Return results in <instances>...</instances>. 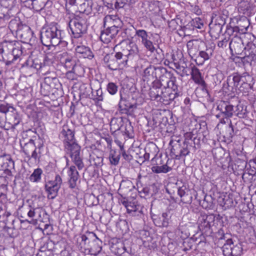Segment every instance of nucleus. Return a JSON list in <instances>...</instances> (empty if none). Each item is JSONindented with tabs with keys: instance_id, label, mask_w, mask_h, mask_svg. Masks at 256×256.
<instances>
[{
	"instance_id": "obj_11",
	"label": "nucleus",
	"mask_w": 256,
	"mask_h": 256,
	"mask_svg": "<svg viewBox=\"0 0 256 256\" xmlns=\"http://www.w3.org/2000/svg\"><path fill=\"white\" fill-rule=\"evenodd\" d=\"M217 110L220 111V114L216 115L217 118H220L222 116H226L227 121L230 120L229 118L233 116L234 112V106L229 102L226 101H220L218 104Z\"/></svg>"
},
{
	"instance_id": "obj_50",
	"label": "nucleus",
	"mask_w": 256,
	"mask_h": 256,
	"mask_svg": "<svg viewBox=\"0 0 256 256\" xmlns=\"http://www.w3.org/2000/svg\"><path fill=\"white\" fill-rule=\"evenodd\" d=\"M92 88L87 84H83L80 86V94L83 97H87L91 92Z\"/></svg>"
},
{
	"instance_id": "obj_20",
	"label": "nucleus",
	"mask_w": 256,
	"mask_h": 256,
	"mask_svg": "<svg viewBox=\"0 0 256 256\" xmlns=\"http://www.w3.org/2000/svg\"><path fill=\"white\" fill-rule=\"evenodd\" d=\"M4 221L5 220H3V221L0 222V231L11 238L16 236L18 232L13 226L14 220H12V222L10 224L6 223Z\"/></svg>"
},
{
	"instance_id": "obj_27",
	"label": "nucleus",
	"mask_w": 256,
	"mask_h": 256,
	"mask_svg": "<svg viewBox=\"0 0 256 256\" xmlns=\"http://www.w3.org/2000/svg\"><path fill=\"white\" fill-rule=\"evenodd\" d=\"M21 118L15 108H14V112L7 114L6 122L12 126V128H14L18 124Z\"/></svg>"
},
{
	"instance_id": "obj_51",
	"label": "nucleus",
	"mask_w": 256,
	"mask_h": 256,
	"mask_svg": "<svg viewBox=\"0 0 256 256\" xmlns=\"http://www.w3.org/2000/svg\"><path fill=\"white\" fill-rule=\"evenodd\" d=\"M120 158V154H116L115 150H110L109 156V160L110 163L114 166H116L118 164Z\"/></svg>"
},
{
	"instance_id": "obj_32",
	"label": "nucleus",
	"mask_w": 256,
	"mask_h": 256,
	"mask_svg": "<svg viewBox=\"0 0 256 256\" xmlns=\"http://www.w3.org/2000/svg\"><path fill=\"white\" fill-rule=\"evenodd\" d=\"M245 172L242 174V178L244 182H252L256 174V169L246 166Z\"/></svg>"
},
{
	"instance_id": "obj_3",
	"label": "nucleus",
	"mask_w": 256,
	"mask_h": 256,
	"mask_svg": "<svg viewBox=\"0 0 256 256\" xmlns=\"http://www.w3.org/2000/svg\"><path fill=\"white\" fill-rule=\"evenodd\" d=\"M86 18L84 14L75 15L69 22V26L75 38H79L86 32L87 30Z\"/></svg>"
},
{
	"instance_id": "obj_16",
	"label": "nucleus",
	"mask_w": 256,
	"mask_h": 256,
	"mask_svg": "<svg viewBox=\"0 0 256 256\" xmlns=\"http://www.w3.org/2000/svg\"><path fill=\"white\" fill-rule=\"evenodd\" d=\"M120 28L114 25L108 27L102 32L100 38L104 43H108L118 34Z\"/></svg>"
},
{
	"instance_id": "obj_48",
	"label": "nucleus",
	"mask_w": 256,
	"mask_h": 256,
	"mask_svg": "<svg viewBox=\"0 0 256 256\" xmlns=\"http://www.w3.org/2000/svg\"><path fill=\"white\" fill-rule=\"evenodd\" d=\"M42 173V170L41 168H38L35 169L30 177V180L34 182H40Z\"/></svg>"
},
{
	"instance_id": "obj_39",
	"label": "nucleus",
	"mask_w": 256,
	"mask_h": 256,
	"mask_svg": "<svg viewBox=\"0 0 256 256\" xmlns=\"http://www.w3.org/2000/svg\"><path fill=\"white\" fill-rule=\"evenodd\" d=\"M241 75L238 72H235L230 76L227 79L228 84H233V86L237 87L241 82Z\"/></svg>"
},
{
	"instance_id": "obj_53",
	"label": "nucleus",
	"mask_w": 256,
	"mask_h": 256,
	"mask_svg": "<svg viewBox=\"0 0 256 256\" xmlns=\"http://www.w3.org/2000/svg\"><path fill=\"white\" fill-rule=\"evenodd\" d=\"M94 235L96 236V238L93 242L94 246L91 248V250L95 253H99L102 249L100 245L102 244V241L96 236L94 234Z\"/></svg>"
},
{
	"instance_id": "obj_34",
	"label": "nucleus",
	"mask_w": 256,
	"mask_h": 256,
	"mask_svg": "<svg viewBox=\"0 0 256 256\" xmlns=\"http://www.w3.org/2000/svg\"><path fill=\"white\" fill-rule=\"evenodd\" d=\"M23 25L19 18H14L9 22L8 28L12 33L16 32V34Z\"/></svg>"
},
{
	"instance_id": "obj_22",
	"label": "nucleus",
	"mask_w": 256,
	"mask_h": 256,
	"mask_svg": "<svg viewBox=\"0 0 256 256\" xmlns=\"http://www.w3.org/2000/svg\"><path fill=\"white\" fill-rule=\"evenodd\" d=\"M178 193L180 196L181 202L184 204H190L192 202V197L189 188L182 186L178 189Z\"/></svg>"
},
{
	"instance_id": "obj_52",
	"label": "nucleus",
	"mask_w": 256,
	"mask_h": 256,
	"mask_svg": "<svg viewBox=\"0 0 256 256\" xmlns=\"http://www.w3.org/2000/svg\"><path fill=\"white\" fill-rule=\"evenodd\" d=\"M190 24L194 28L201 29L204 26V20L199 17H196L190 21Z\"/></svg>"
},
{
	"instance_id": "obj_38",
	"label": "nucleus",
	"mask_w": 256,
	"mask_h": 256,
	"mask_svg": "<svg viewBox=\"0 0 256 256\" xmlns=\"http://www.w3.org/2000/svg\"><path fill=\"white\" fill-rule=\"evenodd\" d=\"M157 149V147L155 144L154 143H151L148 144L146 147L145 148L146 153L144 154V158L145 160H148L150 158V155H152V156H156V150Z\"/></svg>"
},
{
	"instance_id": "obj_25",
	"label": "nucleus",
	"mask_w": 256,
	"mask_h": 256,
	"mask_svg": "<svg viewBox=\"0 0 256 256\" xmlns=\"http://www.w3.org/2000/svg\"><path fill=\"white\" fill-rule=\"evenodd\" d=\"M189 56L192 58H196L198 56L200 47L197 40H189L186 44Z\"/></svg>"
},
{
	"instance_id": "obj_33",
	"label": "nucleus",
	"mask_w": 256,
	"mask_h": 256,
	"mask_svg": "<svg viewBox=\"0 0 256 256\" xmlns=\"http://www.w3.org/2000/svg\"><path fill=\"white\" fill-rule=\"evenodd\" d=\"M228 18V12L226 10L222 11L221 14L216 16L214 19V22L215 24L223 26L226 23V20Z\"/></svg>"
},
{
	"instance_id": "obj_18",
	"label": "nucleus",
	"mask_w": 256,
	"mask_h": 256,
	"mask_svg": "<svg viewBox=\"0 0 256 256\" xmlns=\"http://www.w3.org/2000/svg\"><path fill=\"white\" fill-rule=\"evenodd\" d=\"M192 76V78L196 84H197L202 86V90L206 92L208 95H209L208 90L206 88V84L202 78L200 70L196 67L193 66L190 68V74Z\"/></svg>"
},
{
	"instance_id": "obj_49",
	"label": "nucleus",
	"mask_w": 256,
	"mask_h": 256,
	"mask_svg": "<svg viewBox=\"0 0 256 256\" xmlns=\"http://www.w3.org/2000/svg\"><path fill=\"white\" fill-rule=\"evenodd\" d=\"M48 215L47 214L45 210L42 208L37 219L36 220L35 222H33V224H37L38 222L46 223L48 222Z\"/></svg>"
},
{
	"instance_id": "obj_24",
	"label": "nucleus",
	"mask_w": 256,
	"mask_h": 256,
	"mask_svg": "<svg viewBox=\"0 0 256 256\" xmlns=\"http://www.w3.org/2000/svg\"><path fill=\"white\" fill-rule=\"evenodd\" d=\"M237 25L236 26V30L238 31L240 34H245L246 32L248 29L250 24V20L246 16H242L237 20Z\"/></svg>"
},
{
	"instance_id": "obj_9",
	"label": "nucleus",
	"mask_w": 256,
	"mask_h": 256,
	"mask_svg": "<svg viewBox=\"0 0 256 256\" xmlns=\"http://www.w3.org/2000/svg\"><path fill=\"white\" fill-rule=\"evenodd\" d=\"M62 184V179L58 174L56 176L54 180H50L46 184L45 189L48 198L54 199L57 196Z\"/></svg>"
},
{
	"instance_id": "obj_23",
	"label": "nucleus",
	"mask_w": 256,
	"mask_h": 256,
	"mask_svg": "<svg viewBox=\"0 0 256 256\" xmlns=\"http://www.w3.org/2000/svg\"><path fill=\"white\" fill-rule=\"evenodd\" d=\"M69 176L68 183L70 187L72 188H74L76 186V182L80 177L78 172L75 166H71L68 172Z\"/></svg>"
},
{
	"instance_id": "obj_64",
	"label": "nucleus",
	"mask_w": 256,
	"mask_h": 256,
	"mask_svg": "<svg viewBox=\"0 0 256 256\" xmlns=\"http://www.w3.org/2000/svg\"><path fill=\"white\" fill-rule=\"evenodd\" d=\"M236 26H227L226 31V34H228L229 36L228 37L230 38V36L233 35L234 32H236V34L239 33L238 32V31L237 30H236Z\"/></svg>"
},
{
	"instance_id": "obj_57",
	"label": "nucleus",
	"mask_w": 256,
	"mask_h": 256,
	"mask_svg": "<svg viewBox=\"0 0 256 256\" xmlns=\"http://www.w3.org/2000/svg\"><path fill=\"white\" fill-rule=\"evenodd\" d=\"M241 75V84H248V86H250V84L249 82H251L252 80V78L251 76H250L248 72H244Z\"/></svg>"
},
{
	"instance_id": "obj_21",
	"label": "nucleus",
	"mask_w": 256,
	"mask_h": 256,
	"mask_svg": "<svg viewBox=\"0 0 256 256\" xmlns=\"http://www.w3.org/2000/svg\"><path fill=\"white\" fill-rule=\"evenodd\" d=\"M162 66L156 67L154 66L150 65L146 68L144 72L143 77L144 80H156Z\"/></svg>"
},
{
	"instance_id": "obj_31",
	"label": "nucleus",
	"mask_w": 256,
	"mask_h": 256,
	"mask_svg": "<svg viewBox=\"0 0 256 256\" xmlns=\"http://www.w3.org/2000/svg\"><path fill=\"white\" fill-rule=\"evenodd\" d=\"M232 245H233V242L232 239L228 238L226 241V242L222 247V252L224 256H230L236 254L234 252V249L232 246Z\"/></svg>"
},
{
	"instance_id": "obj_45",
	"label": "nucleus",
	"mask_w": 256,
	"mask_h": 256,
	"mask_svg": "<svg viewBox=\"0 0 256 256\" xmlns=\"http://www.w3.org/2000/svg\"><path fill=\"white\" fill-rule=\"evenodd\" d=\"M43 64V62L38 58H36L33 60H28L27 65L30 68L36 69V70L39 71L42 66Z\"/></svg>"
},
{
	"instance_id": "obj_28",
	"label": "nucleus",
	"mask_w": 256,
	"mask_h": 256,
	"mask_svg": "<svg viewBox=\"0 0 256 256\" xmlns=\"http://www.w3.org/2000/svg\"><path fill=\"white\" fill-rule=\"evenodd\" d=\"M170 154L175 156L176 158L180 159V150L182 146L179 140H171L170 142Z\"/></svg>"
},
{
	"instance_id": "obj_1",
	"label": "nucleus",
	"mask_w": 256,
	"mask_h": 256,
	"mask_svg": "<svg viewBox=\"0 0 256 256\" xmlns=\"http://www.w3.org/2000/svg\"><path fill=\"white\" fill-rule=\"evenodd\" d=\"M176 78L171 72H168L166 68L162 66L158 77L152 82L149 94L156 96V94L158 95L160 90H166L168 88L176 90L178 85L176 84Z\"/></svg>"
},
{
	"instance_id": "obj_43",
	"label": "nucleus",
	"mask_w": 256,
	"mask_h": 256,
	"mask_svg": "<svg viewBox=\"0 0 256 256\" xmlns=\"http://www.w3.org/2000/svg\"><path fill=\"white\" fill-rule=\"evenodd\" d=\"M22 46L20 42L16 43V46L14 48L12 52L10 54V57H13V60H17L22 54Z\"/></svg>"
},
{
	"instance_id": "obj_35",
	"label": "nucleus",
	"mask_w": 256,
	"mask_h": 256,
	"mask_svg": "<svg viewBox=\"0 0 256 256\" xmlns=\"http://www.w3.org/2000/svg\"><path fill=\"white\" fill-rule=\"evenodd\" d=\"M123 120L122 118H113L110 122V130L116 132L119 130L122 126Z\"/></svg>"
},
{
	"instance_id": "obj_4",
	"label": "nucleus",
	"mask_w": 256,
	"mask_h": 256,
	"mask_svg": "<svg viewBox=\"0 0 256 256\" xmlns=\"http://www.w3.org/2000/svg\"><path fill=\"white\" fill-rule=\"evenodd\" d=\"M61 64L67 70L68 72L76 73L78 66L77 64L78 60L72 54L64 52L58 56Z\"/></svg>"
},
{
	"instance_id": "obj_30",
	"label": "nucleus",
	"mask_w": 256,
	"mask_h": 256,
	"mask_svg": "<svg viewBox=\"0 0 256 256\" xmlns=\"http://www.w3.org/2000/svg\"><path fill=\"white\" fill-rule=\"evenodd\" d=\"M176 68V72L182 77L188 76L190 72V68L187 66L185 62L182 64L180 63L178 64H176L174 66Z\"/></svg>"
},
{
	"instance_id": "obj_26",
	"label": "nucleus",
	"mask_w": 256,
	"mask_h": 256,
	"mask_svg": "<svg viewBox=\"0 0 256 256\" xmlns=\"http://www.w3.org/2000/svg\"><path fill=\"white\" fill-rule=\"evenodd\" d=\"M42 209V208H34L31 206V207H25L23 210L28 212V217L31 219L30 223L33 224L35 222Z\"/></svg>"
},
{
	"instance_id": "obj_54",
	"label": "nucleus",
	"mask_w": 256,
	"mask_h": 256,
	"mask_svg": "<svg viewBox=\"0 0 256 256\" xmlns=\"http://www.w3.org/2000/svg\"><path fill=\"white\" fill-rule=\"evenodd\" d=\"M14 108L10 106L8 104H0V112L4 115H6V113H10L14 112Z\"/></svg>"
},
{
	"instance_id": "obj_8",
	"label": "nucleus",
	"mask_w": 256,
	"mask_h": 256,
	"mask_svg": "<svg viewBox=\"0 0 256 256\" xmlns=\"http://www.w3.org/2000/svg\"><path fill=\"white\" fill-rule=\"evenodd\" d=\"M59 136L64 144L65 150L73 147L75 144H78L74 138V132L70 129L68 124L62 126Z\"/></svg>"
},
{
	"instance_id": "obj_56",
	"label": "nucleus",
	"mask_w": 256,
	"mask_h": 256,
	"mask_svg": "<svg viewBox=\"0 0 256 256\" xmlns=\"http://www.w3.org/2000/svg\"><path fill=\"white\" fill-rule=\"evenodd\" d=\"M18 42L17 41H9V42H5L3 43L2 47L4 50H8L10 52H12L15 46H16V43H18Z\"/></svg>"
},
{
	"instance_id": "obj_14",
	"label": "nucleus",
	"mask_w": 256,
	"mask_h": 256,
	"mask_svg": "<svg viewBox=\"0 0 256 256\" xmlns=\"http://www.w3.org/2000/svg\"><path fill=\"white\" fill-rule=\"evenodd\" d=\"M243 62L251 63L256 60V44L252 42H248L244 48Z\"/></svg>"
},
{
	"instance_id": "obj_41",
	"label": "nucleus",
	"mask_w": 256,
	"mask_h": 256,
	"mask_svg": "<svg viewBox=\"0 0 256 256\" xmlns=\"http://www.w3.org/2000/svg\"><path fill=\"white\" fill-rule=\"evenodd\" d=\"M122 203L126 208L128 213L132 212H141L140 210H139L140 206L136 205L134 202L124 200L122 202Z\"/></svg>"
},
{
	"instance_id": "obj_7",
	"label": "nucleus",
	"mask_w": 256,
	"mask_h": 256,
	"mask_svg": "<svg viewBox=\"0 0 256 256\" xmlns=\"http://www.w3.org/2000/svg\"><path fill=\"white\" fill-rule=\"evenodd\" d=\"M214 222V216L212 214H201L198 220V228L202 235L210 236L212 230L211 228Z\"/></svg>"
},
{
	"instance_id": "obj_13",
	"label": "nucleus",
	"mask_w": 256,
	"mask_h": 256,
	"mask_svg": "<svg viewBox=\"0 0 256 256\" xmlns=\"http://www.w3.org/2000/svg\"><path fill=\"white\" fill-rule=\"evenodd\" d=\"M118 52L114 56L112 54H106L104 58V62L106 66L109 69L114 70H116L120 64H126L123 62L122 58L118 59L116 56Z\"/></svg>"
},
{
	"instance_id": "obj_63",
	"label": "nucleus",
	"mask_w": 256,
	"mask_h": 256,
	"mask_svg": "<svg viewBox=\"0 0 256 256\" xmlns=\"http://www.w3.org/2000/svg\"><path fill=\"white\" fill-rule=\"evenodd\" d=\"M226 135L224 136L225 137H226L227 138H232L234 136V128L232 124V122L230 120V124L228 126L226 130Z\"/></svg>"
},
{
	"instance_id": "obj_6",
	"label": "nucleus",
	"mask_w": 256,
	"mask_h": 256,
	"mask_svg": "<svg viewBox=\"0 0 256 256\" xmlns=\"http://www.w3.org/2000/svg\"><path fill=\"white\" fill-rule=\"evenodd\" d=\"M139 50L138 45L131 42L124 47L121 52H118L116 55L118 59L122 58L123 62L126 64L128 60H132L138 56Z\"/></svg>"
},
{
	"instance_id": "obj_44",
	"label": "nucleus",
	"mask_w": 256,
	"mask_h": 256,
	"mask_svg": "<svg viewBox=\"0 0 256 256\" xmlns=\"http://www.w3.org/2000/svg\"><path fill=\"white\" fill-rule=\"evenodd\" d=\"M172 170V168L168 166L167 163L160 166H155L152 168V171L156 174L166 173Z\"/></svg>"
},
{
	"instance_id": "obj_59",
	"label": "nucleus",
	"mask_w": 256,
	"mask_h": 256,
	"mask_svg": "<svg viewBox=\"0 0 256 256\" xmlns=\"http://www.w3.org/2000/svg\"><path fill=\"white\" fill-rule=\"evenodd\" d=\"M53 86H49V84H47L43 82L41 84V88L40 90L42 94L44 96H48L50 92L51 88Z\"/></svg>"
},
{
	"instance_id": "obj_10",
	"label": "nucleus",
	"mask_w": 256,
	"mask_h": 256,
	"mask_svg": "<svg viewBox=\"0 0 256 256\" xmlns=\"http://www.w3.org/2000/svg\"><path fill=\"white\" fill-rule=\"evenodd\" d=\"M70 154L72 162L78 170H82L84 166L82 156L80 154V146L75 144L73 147L66 150Z\"/></svg>"
},
{
	"instance_id": "obj_5",
	"label": "nucleus",
	"mask_w": 256,
	"mask_h": 256,
	"mask_svg": "<svg viewBox=\"0 0 256 256\" xmlns=\"http://www.w3.org/2000/svg\"><path fill=\"white\" fill-rule=\"evenodd\" d=\"M158 94L150 95L152 100L160 102L164 104H168L170 102L174 100L176 97L180 95L178 92V88L176 90H172L171 88H168L166 90H160Z\"/></svg>"
},
{
	"instance_id": "obj_47",
	"label": "nucleus",
	"mask_w": 256,
	"mask_h": 256,
	"mask_svg": "<svg viewBox=\"0 0 256 256\" xmlns=\"http://www.w3.org/2000/svg\"><path fill=\"white\" fill-rule=\"evenodd\" d=\"M49 74L50 76H46L44 78V83L54 87L56 83L58 82V79L56 77V74L54 72H52Z\"/></svg>"
},
{
	"instance_id": "obj_55",
	"label": "nucleus",
	"mask_w": 256,
	"mask_h": 256,
	"mask_svg": "<svg viewBox=\"0 0 256 256\" xmlns=\"http://www.w3.org/2000/svg\"><path fill=\"white\" fill-rule=\"evenodd\" d=\"M190 146L186 141L183 142L180 150V158L182 156H186L190 154Z\"/></svg>"
},
{
	"instance_id": "obj_2",
	"label": "nucleus",
	"mask_w": 256,
	"mask_h": 256,
	"mask_svg": "<svg viewBox=\"0 0 256 256\" xmlns=\"http://www.w3.org/2000/svg\"><path fill=\"white\" fill-rule=\"evenodd\" d=\"M62 30L56 24H51L41 31L40 40L46 46H56L62 42Z\"/></svg>"
},
{
	"instance_id": "obj_42",
	"label": "nucleus",
	"mask_w": 256,
	"mask_h": 256,
	"mask_svg": "<svg viewBox=\"0 0 256 256\" xmlns=\"http://www.w3.org/2000/svg\"><path fill=\"white\" fill-rule=\"evenodd\" d=\"M50 64H52V61L47 56H46L43 60V64L42 66V68L39 70V72L44 75L52 73V72H50Z\"/></svg>"
},
{
	"instance_id": "obj_19",
	"label": "nucleus",
	"mask_w": 256,
	"mask_h": 256,
	"mask_svg": "<svg viewBox=\"0 0 256 256\" xmlns=\"http://www.w3.org/2000/svg\"><path fill=\"white\" fill-rule=\"evenodd\" d=\"M118 108L122 114L132 116L134 115V111L136 108V106L134 104H132L126 100L124 99L122 95H120V100L118 104Z\"/></svg>"
},
{
	"instance_id": "obj_61",
	"label": "nucleus",
	"mask_w": 256,
	"mask_h": 256,
	"mask_svg": "<svg viewBox=\"0 0 256 256\" xmlns=\"http://www.w3.org/2000/svg\"><path fill=\"white\" fill-rule=\"evenodd\" d=\"M136 35L141 38L142 42L149 38L148 32L144 30H136Z\"/></svg>"
},
{
	"instance_id": "obj_62",
	"label": "nucleus",
	"mask_w": 256,
	"mask_h": 256,
	"mask_svg": "<svg viewBox=\"0 0 256 256\" xmlns=\"http://www.w3.org/2000/svg\"><path fill=\"white\" fill-rule=\"evenodd\" d=\"M8 53L7 55L4 54V56H2V61H4L6 66L12 64L16 60H13V57H10Z\"/></svg>"
},
{
	"instance_id": "obj_60",
	"label": "nucleus",
	"mask_w": 256,
	"mask_h": 256,
	"mask_svg": "<svg viewBox=\"0 0 256 256\" xmlns=\"http://www.w3.org/2000/svg\"><path fill=\"white\" fill-rule=\"evenodd\" d=\"M108 92L112 95H114L118 92V86L114 82H109L106 87Z\"/></svg>"
},
{
	"instance_id": "obj_17",
	"label": "nucleus",
	"mask_w": 256,
	"mask_h": 256,
	"mask_svg": "<svg viewBox=\"0 0 256 256\" xmlns=\"http://www.w3.org/2000/svg\"><path fill=\"white\" fill-rule=\"evenodd\" d=\"M230 49L232 54H241L244 52V45L242 38L238 36H234L229 44Z\"/></svg>"
},
{
	"instance_id": "obj_36",
	"label": "nucleus",
	"mask_w": 256,
	"mask_h": 256,
	"mask_svg": "<svg viewBox=\"0 0 256 256\" xmlns=\"http://www.w3.org/2000/svg\"><path fill=\"white\" fill-rule=\"evenodd\" d=\"M36 148L34 140L32 139H30L28 142L25 143L22 146L23 152L28 158H30V154L36 149Z\"/></svg>"
},
{
	"instance_id": "obj_15",
	"label": "nucleus",
	"mask_w": 256,
	"mask_h": 256,
	"mask_svg": "<svg viewBox=\"0 0 256 256\" xmlns=\"http://www.w3.org/2000/svg\"><path fill=\"white\" fill-rule=\"evenodd\" d=\"M16 34L21 39L22 42L24 43L28 44L34 40L33 32L30 27L26 24L21 26L20 29L18 30Z\"/></svg>"
},
{
	"instance_id": "obj_46",
	"label": "nucleus",
	"mask_w": 256,
	"mask_h": 256,
	"mask_svg": "<svg viewBox=\"0 0 256 256\" xmlns=\"http://www.w3.org/2000/svg\"><path fill=\"white\" fill-rule=\"evenodd\" d=\"M32 2V8L36 11H40L42 10L48 0H30Z\"/></svg>"
},
{
	"instance_id": "obj_40",
	"label": "nucleus",
	"mask_w": 256,
	"mask_h": 256,
	"mask_svg": "<svg viewBox=\"0 0 256 256\" xmlns=\"http://www.w3.org/2000/svg\"><path fill=\"white\" fill-rule=\"evenodd\" d=\"M234 112L240 118H245L248 115L246 107L240 102L237 104L236 110L234 111Z\"/></svg>"
},
{
	"instance_id": "obj_29",
	"label": "nucleus",
	"mask_w": 256,
	"mask_h": 256,
	"mask_svg": "<svg viewBox=\"0 0 256 256\" xmlns=\"http://www.w3.org/2000/svg\"><path fill=\"white\" fill-rule=\"evenodd\" d=\"M76 52L77 54H81L84 58L91 59L94 57V54L90 48L84 46H77Z\"/></svg>"
},
{
	"instance_id": "obj_12",
	"label": "nucleus",
	"mask_w": 256,
	"mask_h": 256,
	"mask_svg": "<svg viewBox=\"0 0 256 256\" xmlns=\"http://www.w3.org/2000/svg\"><path fill=\"white\" fill-rule=\"evenodd\" d=\"M214 49L212 46H206L205 48L200 47L195 61L198 65H202L204 62L210 60L212 56Z\"/></svg>"
},
{
	"instance_id": "obj_58",
	"label": "nucleus",
	"mask_w": 256,
	"mask_h": 256,
	"mask_svg": "<svg viewBox=\"0 0 256 256\" xmlns=\"http://www.w3.org/2000/svg\"><path fill=\"white\" fill-rule=\"evenodd\" d=\"M142 44L147 50L150 51L151 52H154L156 50L152 42L150 40V38L144 40Z\"/></svg>"
},
{
	"instance_id": "obj_37",
	"label": "nucleus",
	"mask_w": 256,
	"mask_h": 256,
	"mask_svg": "<svg viewBox=\"0 0 256 256\" xmlns=\"http://www.w3.org/2000/svg\"><path fill=\"white\" fill-rule=\"evenodd\" d=\"M209 27L210 35L215 38L219 36L222 31V27L215 24L214 22V19H212L211 22L209 24Z\"/></svg>"
}]
</instances>
